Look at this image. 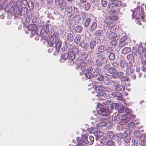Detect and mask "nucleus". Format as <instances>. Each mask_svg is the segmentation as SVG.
I'll return each mask as SVG.
<instances>
[{
	"instance_id": "obj_1",
	"label": "nucleus",
	"mask_w": 146,
	"mask_h": 146,
	"mask_svg": "<svg viewBox=\"0 0 146 146\" xmlns=\"http://www.w3.org/2000/svg\"><path fill=\"white\" fill-rule=\"evenodd\" d=\"M112 102H105L104 104L105 106V108H103L102 105L99 104L97 105V107L99 109H98L97 114V115L94 114L90 117V119L92 120L91 122L92 124L96 122L100 121L96 124L99 127H104L106 126L107 121L105 120V118L102 117H108L109 113L111 112V110L113 108Z\"/></svg>"
},
{
	"instance_id": "obj_2",
	"label": "nucleus",
	"mask_w": 146,
	"mask_h": 146,
	"mask_svg": "<svg viewBox=\"0 0 146 146\" xmlns=\"http://www.w3.org/2000/svg\"><path fill=\"white\" fill-rule=\"evenodd\" d=\"M60 37L57 33H53L47 39V46L50 47L53 46L55 45V50L53 53L54 56L56 55L59 52L62 43Z\"/></svg>"
},
{
	"instance_id": "obj_3",
	"label": "nucleus",
	"mask_w": 146,
	"mask_h": 146,
	"mask_svg": "<svg viewBox=\"0 0 146 146\" xmlns=\"http://www.w3.org/2000/svg\"><path fill=\"white\" fill-rule=\"evenodd\" d=\"M106 102H112V104L113 106V108L112 110L115 109H117L118 112L119 113H123V115L121 116H125L127 115H130L131 114V111L128 108L126 107L125 108V106L121 104H118L117 103L113 104V102L111 101H107Z\"/></svg>"
},
{
	"instance_id": "obj_4",
	"label": "nucleus",
	"mask_w": 146,
	"mask_h": 146,
	"mask_svg": "<svg viewBox=\"0 0 146 146\" xmlns=\"http://www.w3.org/2000/svg\"><path fill=\"white\" fill-rule=\"evenodd\" d=\"M96 90L97 91V94L96 95L98 96H106L105 92H110L111 91V89L108 86L104 87L103 86H97L95 88Z\"/></svg>"
},
{
	"instance_id": "obj_5",
	"label": "nucleus",
	"mask_w": 146,
	"mask_h": 146,
	"mask_svg": "<svg viewBox=\"0 0 146 146\" xmlns=\"http://www.w3.org/2000/svg\"><path fill=\"white\" fill-rule=\"evenodd\" d=\"M75 54L73 51L68 53H63L61 55L60 61V62H63L68 59L72 60L75 58Z\"/></svg>"
},
{
	"instance_id": "obj_6",
	"label": "nucleus",
	"mask_w": 146,
	"mask_h": 146,
	"mask_svg": "<svg viewBox=\"0 0 146 146\" xmlns=\"http://www.w3.org/2000/svg\"><path fill=\"white\" fill-rule=\"evenodd\" d=\"M143 8L142 7H137V9H135L132 13V19L133 20V18L136 19H139L140 17L141 14H143Z\"/></svg>"
},
{
	"instance_id": "obj_7",
	"label": "nucleus",
	"mask_w": 146,
	"mask_h": 146,
	"mask_svg": "<svg viewBox=\"0 0 146 146\" xmlns=\"http://www.w3.org/2000/svg\"><path fill=\"white\" fill-rule=\"evenodd\" d=\"M27 31L26 33H28V31H31V34L33 36L36 35H38V29L37 28L36 25L35 24H32L27 25L26 27Z\"/></svg>"
},
{
	"instance_id": "obj_8",
	"label": "nucleus",
	"mask_w": 146,
	"mask_h": 146,
	"mask_svg": "<svg viewBox=\"0 0 146 146\" xmlns=\"http://www.w3.org/2000/svg\"><path fill=\"white\" fill-rule=\"evenodd\" d=\"M122 116L125 117V119H127V121L124 124L125 128L126 129L129 128L131 125L132 124H133V122L132 120H133V119H134V115L133 114H131L130 115L128 114L126 116Z\"/></svg>"
},
{
	"instance_id": "obj_9",
	"label": "nucleus",
	"mask_w": 146,
	"mask_h": 146,
	"mask_svg": "<svg viewBox=\"0 0 146 146\" xmlns=\"http://www.w3.org/2000/svg\"><path fill=\"white\" fill-rule=\"evenodd\" d=\"M118 118L121 121H119V123L120 124L118 126H117L116 129L117 130L119 131L123 130L125 128V125H124L125 123L127 121V119H125V117L122 116H119Z\"/></svg>"
},
{
	"instance_id": "obj_10",
	"label": "nucleus",
	"mask_w": 146,
	"mask_h": 146,
	"mask_svg": "<svg viewBox=\"0 0 146 146\" xmlns=\"http://www.w3.org/2000/svg\"><path fill=\"white\" fill-rule=\"evenodd\" d=\"M27 9L26 7H22L19 9L17 6L14 9V12L15 13H19L20 15L23 16L25 15L27 12Z\"/></svg>"
},
{
	"instance_id": "obj_11",
	"label": "nucleus",
	"mask_w": 146,
	"mask_h": 146,
	"mask_svg": "<svg viewBox=\"0 0 146 146\" xmlns=\"http://www.w3.org/2000/svg\"><path fill=\"white\" fill-rule=\"evenodd\" d=\"M109 13L110 15L109 17L110 19L113 21H116L117 19V15L118 13L117 10L114 9L109 11Z\"/></svg>"
},
{
	"instance_id": "obj_12",
	"label": "nucleus",
	"mask_w": 146,
	"mask_h": 146,
	"mask_svg": "<svg viewBox=\"0 0 146 146\" xmlns=\"http://www.w3.org/2000/svg\"><path fill=\"white\" fill-rule=\"evenodd\" d=\"M143 48L142 46L139 45L137 50H136V51H135L134 49L132 53L134 54L135 56L137 57V58H140L141 57L142 59L143 56H141V55L143 51Z\"/></svg>"
},
{
	"instance_id": "obj_13",
	"label": "nucleus",
	"mask_w": 146,
	"mask_h": 146,
	"mask_svg": "<svg viewBox=\"0 0 146 146\" xmlns=\"http://www.w3.org/2000/svg\"><path fill=\"white\" fill-rule=\"evenodd\" d=\"M89 131H92L94 135L97 137L96 138H99L103 135V133L101 132H100L93 127L89 128Z\"/></svg>"
},
{
	"instance_id": "obj_14",
	"label": "nucleus",
	"mask_w": 146,
	"mask_h": 146,
	"mask_svg": "<svg viewBox=\"0 0 146 146\" xmlns=\"http://www.w3.org/2000/svg\"><path fill=\"white\" fill-rule=\"evenodd\" d=\"M83 138L85 141V143L89 145H92L93 144L94 141V137L91 135H90L89 136V139L90 141H88V137L87 135H84L83 137Z\"/></svg>"
},
{
	"instance_id": "obj_15",
	"label": "nucleus",
	"mask_w": 146,
	"mask_h": 146,
	"mask_svg": "<svg viewBox=\"0 0 146 146\" xmlns=\"http://www.w3.org/2000/svg\"><path fill=\"white\" fill-rule=\"evenodd\" d=\"M93 70L92 68H90L89 70H88L84 73V75L88 79H91L93 78H94L92 71Z\"/></svg>"
},
{
	"instance_id": "obj_16",
	"label": "nucleus",
	"mask_w": 146,
	"mask_h": 146,
	"mask_svg": "<svg viewBox=\"0 0 146 146\" xmlns=\"http://www.w3.org/2000/svg\"><path fill=\"white\" fill-rule=\"evenodd\" d=\"M111 94L115 99L120 100H123L121 94L119 92L112 93Z\"/></svg>"
},
{
	"instance_id": "obj_17",
	"label": "nucleus",
	"mask_w": 146,
	"mask_h": 146,
	"mask_svg": "<svg viewBox=\"0 0 146 146\" xmlns=\"http://www.w3.org/2000/svg\"><path fill=\"white\" fill-rule=\"evenodd\" d=\"M9 0H0V9L2 10L6 7L8 3Z\"/></svg>"
},
{
	"instance_id": "obj_18",
	"label": "nucleus",
	"mask_w": 146,
	"mask_h": 146,
	"mask_svg": "<svg viewBox=\"0 0 146 146\" xmlns=\"http://www.w3.org/2000/svg\"><path fill=\"white\" fill-rule=\"evenodd\" d=\"M64 0H55V2L56 3H58L60 7L62 9H64L66 7V3H64Z\"/></svg>"
},
{
	"instance_id": "obj_19",
	"label": "nucleus",
	"mask_w": 146,
	"mask_h": 146,
	"mask_svg": "<svg viewBox=\"0 0 146 146\" xmlns=\"http://www.w3.org/2000/svg\"><path fill=\"white\" fill-rule=\"evenodd\" d=\"M77 139L78 142V144H77V145H72V146H86L87 144L85 143V141L83 138L78 137L77 138Z\"/></svg>"
},
{
	"instance_id": "obj_20",
	"label": "nucleus",
	"mask_w": 146,
	"mask_h": 146,
	"mask_svg": "<svg viewBox=\"0 0 146 146\" xmlns=\"http://www.w3.org/2000/svg\"><path fill=\"white\" fill-rule=\"evenodd\" d=\"M104 34L103 31L102 30H96L94 32V36L97 38H100L102 37Z\"/></svg>"
},
{
	"instance_id": "obj_21",
	"label": "nucleus",
	"mask_w": 146,
	"mask_h": 146,
	"mask_svg": "<svg viewBox=\"0 0 146 146\" xmlns=\"http://www.w3.org/2000/svg\"><path fill=\"white\" fill-rule=\"evenodd\" d=\"M125 89V87L122 84L115 85L114 87V89L117 91H123Z\"/></svg>"
},
{
	"instance_id": "obj_22",
	"label": "nucleus",
	"mask_w": 146,
	"mask_h": 146,
	"mask_svg": "<svg viewBox=\"0 0 146 146\" xmlns=\"http://www.w3.org/2000/svg\"><path fill=\"white\" fill-rule=\"evenodd\" d=\"M111 41H112L117 42V40L119 38L120 36L119 35L113 34L110 36Z\"/></svg>"
},
{
	"instance_id": "obj_23",
	"label": "nucleus",
	"mask_w": 146,
	"mask_h": 146,
	"mask_svg": "<svg viewBox=\"0 0 146 146\" xmlns=\"http://www.w3.org/2000/svg\"><path fill=\"white\" fill-rule=\"evenodd\" d=\"M91 67H90L87 64H84L83 63H81V69L82 71H86L89 70L90 68Z\"/></svg>"
},
{
	"instance_id": "obj_24",
	"label": "nucleus",
	"mask_w": 146,
	"mask_h": 146,
	"mask_svg": "<svg viewBox=\"0 0 146 146\" xmlns=\"http://www.w3.org/2000/svg\"><path fill=\"white\" fill-rule=\"evenodd\" d=\"M124 73L123 72H116L115 73H114L112 75V77L115 78H120V77L123 76Z\"/></svg>"
},
{
	"instance_id": "obj_25",
	"label": "nucleus",
	"mask_w": 146,
	"mask_h": 146,
	"mask_svg": "<svg viewBox=\"0 0 146 146\" xmlns=\"http://www.w3.org/2000/svg\"><path fill=\"white\" fill-rule=\"evenodd\" d=\"M109 28L110 29L111 33H113L116 32L117 30L118 27L110 23L108 26Z\"/></svg>"
},
{
	"instance_id": "obj_26",
	"label": "nucleus",
	"mask_w": 146,
	"mask_h": 146,
	"mask_svg": "<svg viewBox=\"0 0 146 146\" xmlns=\"http://www.w3.org/2000/svg\"><path fill=\"white\" fill-rule=\"evenodd\" d=\"M97 27V24L96 22H93L91 24L89 31L90 32H92L96 29Z\"/></svg>"
},
{
	"instance_id": "obj_27",
	"label": "nucleus",
	"mask_w": 146,
	"mask_h": 146,
	"mask_svg": "<svg viewBox=\"0 0 146 146\" xmlns=\"http://www.w3.org/2000/svg\"><path fill=\"white\" fill-rule=\"evenodd\" d=\"M101 74V70L100 69H95L93 71V74L94 78L97 77Z\"/></svg>"
},
{
	"instance_id": "obj_28",
	"label": "nucleus",
	"mask_w": 146,
	"mask_h": 146,
	"mask_svg": "<svg viewBox=\"0 0 146 146\" xmlns=\"http://www.w3.org/2000/svg\"><path fill=\"white\" fill-rule=\"evenodd\" d=\"M131 51V49L130 47H125L122 50L121 53L124 55H125L130 52Z\"/></svg>"
},
{
	"instance_id": "obj_29",
	"label": "nucleus",
	"mask_w": 146,
	"mask_h": 146,
	"mask_svg": "<svg viewBox=\"0 0 146 146\" xmlns=\"http://www.w3.org/2000/svg\"><path fill=\"white\" fill-rule=\"evenodd\" d=\"M110 1H112V3L116 7V6L119 7L122 4V3L119 0H109Z\"/></svg>"
},
{
	"instance_id": "obj_30",
	"label": "nucleus",
	"mask_w": 146,
	"mask_h": 146,
	"mask_svg": "<svg viewBox=\"0 0 146 146\" xmlns=\"http://www.w3.org/2000/svg\"><path fill=\"white\" fill-rule=\"evenodd\" d=\"M106 49V47L104 45H101L97 47V50L99 52L103 53Z\"/></svg>"
},
{
	"instance_id": "obj_31",
	"label": "nucleus",
	"mask_w": 146,
	"mask_h": 146,
	"mask_svg": "<svg viewBox=\"0 0 146 146\" xmlns=\"http://www.w3.org/2000/svg\"><path fill=\"white\" fill-rule=\"evenodd\" d=\"M74 35L73 33H68L67 35V40L69 42H71L74 39Z\"/></svg>"
},
{
	"instance_id": "obj_32",
	"label": "nucleus",
	"mask_w": 146,
	"mask_h": 146,
	"mask_svg": "<svg viewBox=\"0 0 146 146\" xmlns=\"http://www.w3.org/2000/svg\"><path fill=\"white\" fill-rule=\"evenodd\" d=\"M107 135L112 139H114L115 136L112 131H108L107 133Z\"/></svg>"
},
{
	"instance_id": "obj_33",
	"label": "nucleus",
	"mask_w": 146,
	"mask_h": 146,
	"mask_svg": "<svg viewBox=\"0 0 146 146\" xmlns=\"http://www.w3.org/2000/svg\"><path fill=\"white\" fill-rule=\"evenodd\" d=\"M91 19L90 18L87 17L84 21V26L85 27H88L91 23Z\"/></svg>"
},
{
	"instance_id": "obj_34",
	"label": "nucleus",
	"mask_w": 146,
	"mask_h": 146,
	"mask_svg": "<svg viewBox=\"0 0 146 146\" xmlns=\"http://www.w3.org/2000/svg\"><path fill=\"white\" fill-rule=\"evenodd\" d=\"M74 18L75 19L77 23H79L81 20V17L80 14H76L74 15Z\"/></svg>"
},
{
	"instance_id": "obj_35",
	"label": "nucleus",
	"mask_w": 146,
	"mask_h": 146,
	"mask_svg": "<svg viewBox=\"0 0 146 146\" xmlns=\"http://www.w3.org/2000/svg\"><path fill=\"white\" fill-rule=\"evenodd\" d=\"M111 2H109L107 8L108 9H109V11L110 10H113L115 9V8L114 5L112 3V2L111 1Z\"/></svg>"
},
{
	"instance_id": "obj_36",
	"label": "nucleus",
	"mask_w": 146,
	"mask_h": 146,
	"mask_svg": "<svg viewBox=\"0 0 146 146\" xmlns=\"http://www.w3.org/2000/svg\"><path fill=\"white\" fill-rule=\"evenodd\" d=\"M127 59L129 62H134L135 61L134 58L132 54H129L127 56Z\"/></svg>"
},
{
	"instance_id": "obj_37",
	"label": "nucleus",
	"mask_w": 146,
	"mask_h": 146,
	"mask_svg": "<svg viewBox=\"0 0 146 146\" xmlns=\"http://www.w3.org/2000/svg\"><path fill=\"white\" fill-rule=\"evenodd\" d=\"M27 6L31 10H33L34 8V3L31 0H29L28 5Z\"/></svg>"
},
{
	"instance_id": "obj_38",
	"label": "nucleus",
	"mask_w": 146,
	"mask_h": 146,
	"mask_svg": "<svg viewBox=\"0 0 146 146\" xmlns=\"http://www.w3.org/2000/svg\"><path fill=\"white\" fill-rule=\"evenodd\" d=\"M121 116L119 115L118 117H116L114 115H112L111 116V120L114 123H115L117 122L118 123H119V121H121V120H120L118 118V117Z\"/></svg>"
},
{
	"instance_id": "obj_39",
	"label": "nucleus",
	"mask_w": 146,
	"mask_h": 146,
	"mask_svg": "<svg viewBox=\"0 0 146 146\" xmlns=\"http://www.w3.org/2000/svg\"><path fill=\"white\" fill-rule=\"evenodd\" d=\"M109 72L111 74H113L114 73H115L117 72V69L113 67H110L108 68V70Z\"/></svg>"
},
{
	"instance_id": "obj_40",
	"label": "nucleus",
	"mask_w": 146,
	"mask_h": 146,
	"mask_svg": "<svg viewBox=\"0 0 146 146\" xmlns=\"http://www.w3.org/2000/svg\"><path fill=\"white\" fill-rule=\"evenodd\" d=\"M134 70L132 68H129L127 69L126 70V75L127 76H129L131 74H133V73L134 72Z\"/></svg>"
},
{
	"instance_id": "obj_41",
	"label": "nucleus",
	"mask_w": 146,
	"mask_h": 146,
	"mask_svg": "<svg viewBox=\"0 0 146 146\" xmlns=\"http://www.w3.org/2000/svg\"><path fill=\"white\" fill-rule=\"evenodd\" d=\"M106 145L107 146H114V142L111 139H109L106 142Z\"/></svg>"
},
{
	"instance_id": "obj_42",
	"label": "nucleus",
	"mask_w": 146,
	"mask_h": 146,
	"mask_svg": "<svg viewBox=\"0 0 146 146\" xmlns=\"http://www.w3.org/2000/svg\"><path fill=\"white\" fill-rule=\"evenodd\" d=\"M90 7L91 4L89 2H87L84 5V8L86 11H88L90 8Z\"/></svg>"
},
{
	"instance_id": "obj_43",
	"label": "nucleus",
	"mask_w": 146,
	"mask_h": 146,
	"mask_svg": "<svg viewBox=\"0 0 146 146\" xmlns=\"http://www.w3.org/2000/svg\"><path fill=\"white\" fill-rule=\"evenodd\" d=\"M100 60H101V61L102 63V64H106L108 61V58L105 56L102 58Z\"/></svg>"
},
{
	"instance_id": "obj_44",
	"label": "nucleus",
	"mask_w": 146,
	"mask_h": 146,
	"mask_svg": "<svg viewBox=\"0 0 146 146\" xmlns=\"http://www.w3.org/2000/svg\"><path fill=\"white\" fill-rule=\"evenodd\" d=\"M101 61V60L100 59H96L94 62L95 64L98 66H101L102 64Z\"/></svg>"
},
{
	"instance_id": "obj_45",
	"label": "nucleus",
	"mask_w": 146,
	"mask_h": 146,
	"mask_svg": "<svg viewBox=\"0 0 146 146\" xmlns=\"http://www.w3.org/2000/svg\"><path fill=\"white\" fill-rule=\"evenodd\" d=\"M79 46L84 48H87L88 47V44L85 41H83L80 43Z\"/></svg>"
},
{
	"instance_id": "obj_46",
	"label": "nucleus",
	"mask_w": 146,
	"mask_h": 146,
	"mask_svg": "<svg viewBox=\"0 0 146 146\" xmlns=\"http://www.w3.org/2000/svg\"><path fill=\"white\" fill-rule=\"evenodd\" d=\"M108 58L109 60H113L115 59V55L113 53H110L108 55Z\"/></svg>"
},
{
	"instance_id": "obj_47",
	"label": "nucleus",
	"mask_w": 146,
	"mask_h": 146,
	"mask_svg": "<svg viewBox=\"0 0 146 146\" xmlns=\"http://www.w3.org/2000/svg\"><path fill=\"white\" fill-rule=\"evenodd\" d=\"M127 44V42H119L118 44V47L119 48H122L126 46Z\"/></svg>"
},
{
	"instance_id": "obj_48",
	"label": "nucleus",
	"mask_w": 146,
	"mask_h": 146,
	"mask_svg": "<svg viewBox=\"0 0 146 146\" xmlns=\"http://www.w3.org/2000/svg\"><path fill=\"white\" fill-rule=\"evenodd\" d=\"M96 79L97 80L99 81H102L104 80V76L101 74L98 76Z\"/></svg>"
},
{
	"instance_id": "obj_49",
	"label": "nucleus",
	"mask_w": 146,
	"mask_h": 146,
	"mask_svg": "<svg viewBox=\"0 0 146 146\" xmlns=\"http://www.w3.org/2000/svg\"><path fill=\"white\" fill-rule=\"evenodd\" d=\"M108 25V22L106 21H104L103 23V27L102 28L103 30L105 31L107 29Z\"/></svg>"
},
{
	"instance_id": "obj_50",
	"label": "nucleus",
	"mask_w": 146,
	"mask_h": 146,
	"mask_svg": "<svg viewBox=\"0 0 146 146\" xmlns=\"http://www.w3.org/2000/svg\"><path fill=\"white\" fill-rule=\"evenodd\" d=\"M120 66L122 68H124L127 65V63L125 60H121L120 62Z\"/></svg>"
},
{
	"instance_id": "obj_51",
	"label": "nucleus",
	"mask_w": 146,
	"mask_h": 146,
	"mask_svg": "<svg viewBox=\"0 0 146 146\" xmlns=\"http://www.w3.org/2000/svg\"><path fill=\"white\" fill-rule=\"evenodd\" d=\"M82 29V27L81 25L77 26L75 29V31L78 33L81 32Z\"/></svg>"
},
{
	"instance_id": "obj_52",
	"label": "nucleus",
	"mask_w": 146,
	"mask_h": 146,
	"mask_svg": "<svg viewBox=\"0 0 146 146\" xmlns=\"http://www.w3.org/2000/svg\"><path fill=\"white\" fill-rule=\"evenodd\" d=\"M42 29L46 33H48L49 29V27L48 25H46Z\"/></svg>"
},
{
	"instance_id": "obj_53",
	"label": "nucleus",
	"mask_w": 146,
	"mask_h": 146,
	"mask_svg": "<svg viewBox=\"0 0 146 146\" xmlns=\"http://www.w3.org/2000/svg\"><path fill=\"white\" fill-rule=\"evenodd\" d=\"M81 37L80 35H78L76 36L74 39L75 42L78 43L79 42L80 40Z\"/></svg>"
},
{
	"instance_id": "obj_54",
	"label": "nucleus",
	"mask_w": 146,
	"mask_h": 146,
	"mask_svg": "<svg viewBox=\"0 0 146 146\" xmlns=\"http://www.w3.org/2000/svg\"><path fill=\"white\" fill-rule=\"evenodd\" d=\"M108 3L106 0H101V4L102 7H106Z\"/></svg>"
},
{
	"instance_id": "obj_55",
	"label": "nucleus",
	"mask_w": 146,
	"mask_h": 146,
	"mask_svg": "<svg viewBox=\"0 0 146 146\" xmlns=\"http://www.w3.org/2000/svg\"><path fill=\"white\" fill-rule=\"evenodd\" d=\"M108 140V137H107L105 136L103 137L101 140L100 142L101 143H106L107 140Z\"/></svg>"
},
{
	"instance_id": "obj_56",
	"label": "nucleus",
	"mask_w": 146,
	"mask_h": 146,
	"mask_svg": "<svg viewBox=\"0 0 146 146\" xmlns=\"http://www.w3.org/2000/svg\"><path fill=\"white\" fill-rule=\"evenodd\" d=\"M131 139L130 137L129 136L127 135L124 138V141L125 142L128 143L130 141Z\"/></svg>"
},
{
	"instance_id": "obj_57",
	"label": "nucleus",
	"mask_w": 146,
	"mask_h": 146,
	"mask_svg": "<svg viewBox=\"0 0 146 146\" xmlns=\"http://www.w3.org/2000/svg\"><path fill=\"white\" fill-rule=\"evenodd\" d=\"M101 52H97L96 54V56L98 58L101 59L105 55L103 54H102Z\"/></svg>"
},
{
	"instance_id": "obj_58",
	"label": "nucleus",
	"mask_w": 146,
	"mask_h": 146,
	"mask_svg": "<svg viewBox=\"0 0 146 146\" xmlns=\"http://www.w3.org/2000/svg\"><path fill=\"white\" fill-rule=\"evenodd\" d=\"M111 82H112L114 87H115V85H117L118 84H119L120 82L117 80H111Z\"/></svg>"
},
{
	"instance_id": "obj_59",
	"label": "nucleus",
	"mask_w": 146,
	"mask_h": 146,
	"mask_svg": "<svg viewBox=\"0 0 146 146\" xmlns=\"http://www.w3.org/2000/svg\"><path fill=\"white\" fill-rule=\"evenodd\" d=\"M81 17H82L83 21H84L86 18V14L85 12H82L80 14Z\"/></svg>"
},
{
	"instance_id": "obj_60",
	"label": "nucleus",
	"mask_w": 146,
	"mask_h": 146,
	"mask_svg": "<svg viewBox=\"0 0 146 146\" xmlns=\"http://www.w3.org/2000/svg\"><path fill=\"white\" fill-rule=\"evenodd\" d=\"M63 46V47L61 48V49L62 51H65L67 49L68 46L66 43H64Z\"/></svg>"
},
{
	"instance_id": "obj_61",
	"label": "nucleus",
	"mask_w": 146,
	"mask_h": 146,
	"mask_svg": "<svg viewBox=\"0 0 146 146\" xmlns=\"http://www.w3.org/2000/svg\"><path fill=\"white\" fill-rule=\"evenodd\" d=\"M93 41L96 44H99L101 43V40L100 38H96Z\"/></svg>"
},
{
	"instance_id": "obj_62",
	"label": "nucleus",
	"mask_w": 146,
	"mask_h": 146,
	"mask_svg": "<svg viewBox=\"0 0 146 146\" xmlns=\"http://www.w3.org/2000/svg\"><path fill=\"white\" fill-rule=\"evenodd\" d=\"M120 78H121V81L123 82L128 81L129 79V78L126 76H123L120 77Z\"/></svg>"
},
{
	"instance_id": "obj_63",
	"label": "nucleus",
	"mask_w": 146,
	"mask_h": 146,
	"mask_svg": "<svg viewBox=\"0 0 146 146\" xmlns=\"http://www.w3.org/2000/svg\"><path fill=\"white\" fill-rule=\"evenodd\" d=\"M72 7H73L71 6H68L66 9L67 12L69 13H72Z\"/></svg>"
},
{
	"instance_id": "obj_64",
	"label": "nucleus",
	"mask_w": 146,
	"mask_h": 146,
	"mask_svg": "<svg viewBox=\"0 0 146 146\" xmlns=\"http://www.w3.org/2000/svg\"><path fill=\"white\" fill-rule=\"evenodd\" d=\"M134 134L137 137H139V138H140L141 133L138 131H135L134 132Z\"/></svg>"
}]
</instances>
